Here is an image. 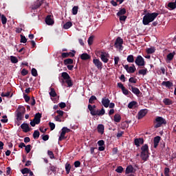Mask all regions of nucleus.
<instances>
[{"mask_svg": "<svg viewBox=\"0 0 176 176\" xmlns=\"http://www.w3.org/2000/svg\"><path fill=\"white\" fill-rule=\"evenodd\" d=\"M47 155L48 156H50V159H56V157H54V153H53V151L48 150Z\"/></svg>", "mask_w": 176, "mask_h": 176, "instance_id": "de8ad7c7", "label": "nucleus"}, {"mask_svg": "<svg viewBox=\"0 0 176 176\" xmlns=\"http://www.w3.org/2000/svg\"><path fill=\"white\" fill-rule=\"evenodd\" d=\"M2 118L3 119L1 120V123H8V116H3Z\"/></svg>", "mask_w": 176, "mask_h": 176, "instance_id": "864d4df0", "label": "nucleus"}, {"mask_svg": "<svg viewBox=\"0 0 176 176\" xmlns=\"http://www.w3.org/2000/svg\"><path fill=\"white\" fill-rule=\"evenodd\" d=\"M59 107L61 109H63V108H65V107H67V104H65V102H60L59 103Z\"/></svg>", "mask_w": 176, "mask_h": 176, "instance_id": "774afa93", "label": "nucleus"}, {"mask_svg": "<svg viewBox=\"0 0 176 176\" xmlns=\"http://www.w3.org/2000/svg\"><path fill=\"white\" fill-rule=\"evenodd\" d=\"M123 94H124V96H129V93H131L127 89H126V87H124L122 90Z\"/></svg>", "mask_w": 176, "mask_h": 176, "instance_id": "5fc2aeb1", "label": "nucleus"}, {"mask_svg": "<svg viewBox=\"0 0 176 176\" xmlns=\"http://www.w3.org/2000/svg\"><path fill=\"white\" fill-rule=\"evenodd\" d=\"M134 105H137V102H135V101L130 102L128 104V108H129V109H132V108H133V107H134Z\"/></svg>", "mask_w": 176, "mask_h": 176, "instance_id": "49530a36", "label": "nucleus"}, {"mask_svg": "<svg viewBox=\"0 0 176 176\" xmlns=\"http://www.w3.org/2000/svg\"><path fill=\"white\" fill-rule=\"evenodd\" d=\"M21 129H22L24 133H28V131H31V129H30V125L27 123H23L21 125Z\"/></svg>", "mask_w": 176, "mask_h": 176, "instance_id": "dca6fc26", "label": "nucleus"}, {"mask_svg": "<svg viewBox=\"0 0 176 176\" xmlns=\"http://www.w3.org/2000/svg\"><path fill=\"white\" fill-rule=\"evenodd\" d=\"M157 16H159L158 12L146 13L143 17V25H149V23H152L153 21H154Z\"/></svg>", "mask_w": 176, "mask_h": 176, "instance_id": "f257e3e1", "label": "nucleus"}, {"mask_svg": "<svg viewBox=\"0 0 176 176\" xmlns=\"http://www.w3.org/2000/svg\"><path fill=\"white\" fill-rule=\"evenodd\" d=\"M114 47L119 50H123V39L118 37L115 41Z\"/></svg>", "mask_w": 176, "mask_h": 176, "instance_id": "6e6552de", "label": "nucleus"}, {"mask_svg": "<svg viewBox=\"0 0 176 176\" xmlns=\"http://www.w3.org/2000/svg\"><path fill=\"white\" fill-rule=\"evenodd\" d=\"M25 151L27 153H30V152H31V144H28L25 146Z\"/></svg>", "mask_w": 176, "mask_h": 176, "instance_id": "8fccbe9b", "label": "nucleus"}, {"mask_svg": "<svg viewBox=\"0 0 176 176\" xmlns=\"http://www.w3.org/2000/svg\"><path fill=\"white\" fill-rule=\"evenodd\" d=\"M16 117L17 122H21V120H23V118H24V114L19 112H16Z\"/></svg>", "mask_w": 176, "mask_h": 176, "instance_id": "b1692460", "label": "nucleus"}, {"mask_svg": "<svg viewBox=\"0 0 176 176\" xmlns=\"http://www.w3.org/2000/svg\"><path fill=\"white\" fill-rule=\"evenodd\" d=\"M160 140H162V138H160V136H156L154 138V148H157L159 143L160 142Z\"/></svg>", "mask_w": 176, "mask_h": 176, "instance_id": "412c9836", "label": "nucleus"}, {"mask_svg": "<svg viewBox=\"0 0 176 176\" xmlns=\"http://www.w3.org/2000/svg\"><path fill=\"white\" fill-rule=\"evenodd\" d=\"M97 129H98V133H99V134L102 135L104 134V130H105V126H104V124H100L98 125Z\"/></svg>", "mask_w": 176, "mask_h": 176, "instance_id": "aec40b11", "label": "nucleus"}, {"mask_svg": "<svg viewBox=\"0 0 176 176\" xmlns=\"http://www.w3.org/2000/svg\"><path fill=\"white\" fill-rule=\"evenodd\" d=\"M26 75H28V70H27L25 69H23L21 71V76H25Z\"/></svg>", "mask_w": 176, "mask_h": 176, "instance_id": "4d7b16f0", "label": "nucleus"}, {"mask_svg": "<svg viewBox=\"0 0 176 176\" xmlns=\"http://www.w3.org/2000/svg\"><path fill=\"white\" fill-rule=\"evenodd\" d=\"M24 115L25 113V107L23 106H19L18 109L15 111Z\"/></svg>", "mask_w": 176, "mask_h": 176, "instance_id": "bb28decb", "label": "nucleus"}, {"mask_svg": "<svg viewBox=\"0 0 176 176\" xmlns=\"http://www.w3.org/2000/svg\"><path fill=\"white\" fill-rule=\"evenodd\" d=\"M141 151L140 157L142 160L146 162L149 157V147L148 146V144L143 145L141 147Z\"/></svg>", "mask_w": 176, "mask_h": 176, "instance_id": "7ed1b4c3", "label": "nucleus"}, {"mask_svg": "<svg viewBox=\"0 0 176 176\" xmlns=\"http://www.w3.org/2000/svg\"><path fill=\"white\" fill-rule=\"evenodd\" d=\"M80 58L81 60H90V58H91V56H90V55H89L87 53H84L80 55Z\"/></svg>", "mask_w": 176, "mask_h": 176, "instance_id": "4be33fe9", "label": "nucleus"}, {"mask_svg": "<svg viewBox=\"0 0 176 176\" xmlns=\"http://www.w3.org/2000/svg\"><path fill=\"white\" fill-rule=\"evenodd\" d=\"M128 87H129V89L131 90L132 93H133V94H135V96H139L140 94H141V91H140V89L135 87H133V85H131V83L128 84Z\"/></svg>", "mask_w": 176, "mask_h": 176, "instance_id": "9d476101", "label": "nucleus"}, {"mask_svg": "<svg viewBox=\"0 0 176 176\" xmlns=\"http://www.w3.org/2000/svg\"><path fill=\"white\" fill-rule=\"evenodd\" d=\"M122 66L128 74H134L137 71V68H135L134 64H132L130 67H129V65H122Z\"/></svg>", "mask_w": 176, "mask_h": 176, "instance_id": "1a4fd4ad", "label": "nucleus"}, {"mask_svg": "<svg viewBox=\"0 0 176 176\" xmlns=\"http://www.w3.org/2000/svg\"><path fill=\"white\" fill-rule=\"evenodd\" d=\"M11 63L13 64H17L19 63V59H17V57L11 56H10Z\"/></svg>", "mask_w": 176, "mask_h": 176, "instance_id": "a19ab883", "label": "nucleus"}, {"mask_svg": "<svg viewBox=\"0 0 176 176\" xmlns=\"http://www.w3.org/2000/svg\"><path fill=\"white\" fill-rule=\"evenodd\" d=\"M163 102L165 105H173V100L168 98H164Z\"/></svg>", "mask_w": 176, "mask_h": 176, "instance_id": "7c9ffc66", "label": "nucleus"}, {"mask_svg": "<svg viewBox=\"0 0 176 176\" xmlns=\"http://www.w3.org/2000/svg\"><path fill=\"white\" fill-rule=\"evenodd\" d=\"M123 134H124V131H118V132L116 135L117 138H120V137H122V135H123Z\"/></svg>", "mask_w": 176, "mask_h": 176, "instance_id": "052dcab7", "label": "nucleus"}, {"mask_svg": "<svg viewBox=\"0 0 176 176\" xmlns=\"http://www.w3.org/2000/svg\"><path fill=\"white\" fill-rule=\"evenodd\" d=\"M1 18L2 24L5 25L6 24V23H8V19L4 14H2Z\"/></svg>", "mask_w": 176, "mask_h": 176, "instance_id": "c03bdc74", "label": "nucleus"}, {"mask_svg": "<svg viewBox=\"0 0 176 176\" xmlns=\"http://www.w3.org/2000/svg\"><path fill=\"white\" fill-rule=\"evenodd\" d=\"M78 9H79L78 6H74L72 8V14H74V15L78 14Z\"/></svg>", "mask_w": 176, "mask_h": 176, "instance_id": "37998d69", "label": "nucleus"}, {"mask_svg": "<svg viewBox=\"0 0 176 176\" xmlns=\"http://www.w3.org/2000/svg\"><path fill=\"white\" fill-rule=\"evenodd\" d=\"M93 63L95 65V67H96V68H98V69H102V62L100 60V59H97V58H94L93 59Z\"/></svg>", "mask_w": 176, "mask_h": 176, "instance_id": "ddd939ff", "label": "nucleus"}, {"mask_svg": "<svg viewBox=\"0 0 176 176\" xmlns=\"http://www.w3.org/2000/svg\"><path fill=\"white\" fill-rule=\"evenodd\" d=\"M174 56H175V52L169 53L166 56V60H168V61L173 60V58H174Z\"/></svg>", "mask_w": 176, "mask_h": 176, "instance_id": "c85d7f7f", "label": "nucleus"}, {"mask_svg": "<svg viewBox=\"0 0 176 176\" xmlns=\"http://www.w3.org/2000/svg\"><path fill=\"white\" fill-rule=\"evenodd\" d=\"M98 145L99 146H104L105 145V142L104 140H99L98 142Z\"/></svg>", "mask_w": 176, "mask_h": 176, "instance_id": "69168bd1", "label": "nucleus"}, {"mask_svg": "<svg viewBox=\"0 0 176 176\" xmlns=\"http://www.w3.org/2000/svg\"><path fill=\"white\" fill-rule=\"evenodd\" d=\"M116 171L119 174H122V173H123V167L121 166H118V168L116 169Z\"/></svg>", "mask_w": 176, "mask_h": 176, "instance_id": "09e8293b", "label": "nucleus"}, {"mask_svg": "<svg viewBox=\"0 0 176 176\" xmlns=\"http://www.w3.org/2000/svg\"><path fill=\"white\" fill-rule=\"evenodd\" d=\"M88 109L90 111L91 116H102L105 115V109L102 108L101 110L93 109L91 104H88Z\"/></svg>", "mask_w": 176, "mask_h": 176, "instance_id": "f03ea898", "label": "nucleus"}, {"mask_svg": "<svg viewBox=\"0 0 176 176\" xmlns=\"http://www.w3.org/2000/svg\"><path fill=\"white\" fill-rule=\"evenodd\" d=\"M126 61L128 63H134V55H129L126 58Z\"/></svg>", "mask_w": 176, "mask_h": 176, "instance_id": "e433bc0d", "label": "nucleus"}, {"mask_svg": "<svg viewBox=\"0 0 176 176\" xmlns=\"http://www.w3.org/2000/svg\"><path fill=\"white\" fill-rule=\"evenodd\" d=\"M134 144L137 147L140 146V145H142L144 144V138H135L134 140Z\"/></svg>", "mask_w": 176, "mask_h": 176, "instance_id": "a211bd4d", "label": "nucleus"}, {"mask_svg": "<svg viewBox=\"0 0 176 176\" xmlns=\"http://www.w3.org/2000/svg\"><path fill=\"white\" fill-rule=\"evenodd\" d=\"M23 98H24L25 102H28L30 101V100H31V98H30V96L28 95H24Z\"/></svg>", "mask_w": 176, "mask_h": 176, "instance_id": "338daca9", "label": "nucleus"}, {"mask_svg": "<svg viewBox=\"0 0 176 176\" xmlns=\"http://www.w3.org/2000/svg\"><path fill=\"white\" fill-rule=\"evenodd\" d=\"M94 39V37L93 36H91L89 38H88V44L90 45H93V41Z\"/></svg>", "mask_w": 176, "mask_h": 176, "instance_id": "6e6d98bb", "label": "nucleus"}, {"mask_svg": "<svg viewBox=\"0 0 176 176\" xmlns=\"http://www.w3.org/2000/svg\"><path fill=\"white\" fill-rule=\"evenodd\" d=\"M120 120H122V116H120V114L116 113L114 115V122L116 123H120Z\"/></svg>", "mask_w": 176, "mask_h": 176, "instance_id": "393cba45", "label": "nucleus"}, {"mask_svg": "<svg viewBox=\"0 0 176 176\" xmlns=\"http://www.w3.org/2000/svg\"><path fill=\"white\" fill-rule=\"evenodd\" d=\"M45 23L47 25H53L54 24V21L52 19L51 15H47L46 16Z\"/></svg>", "mask_w": 176, "mask_h": 176, "instance_id": "f3484780", "label": "nucleus"}, {"mask_svg": "<svg viewBox=\"0 0 176 176\" xmlns=\"http://www.w3.org/2000/svg\"><path fill=\"white\" fill-rule=\"evenodd\" d=\"M21 36V43H27V38H25V36H23V34L20 35Z\"/></svg>", "mask_w": 176, "mask_h": 176, "instance_id": "a18cd8bd", "label": "nucleus"}, {"mask_svg": "<svg viewBox=\"0 0 176 176\" xmlns=\"http://www.w3.org/2000/svg\"><path fill=\"white\" fill-rule=\"evenodd\" d=\"M50 91L49 93L50 97H57V93H56V90L54 89V88H52L50 87Z\"/></svg>", "mask_w": 176, "mask_h": 176, "instance_id": "cd10ccee", "label": "nucleus"}, {"mask_svg": "<svg viewBox=\"0 0 176 176\" xmlns=\"http://www.w3.org/2000/svg\"><path fill=\"white\" fill-rule=\"evenodd\" d=\"M39 135H41L39 131L35 130L33 133V138L34 140H38V138H39Z\"/></svg>", "mask_w": 176, "mask_h": 176, "instance_id": "2f4dec72", "label": "nucleus"}, {"mask_svg": "<svg viewBox=\"0 0 176 176\" xmlns=\"http://www.w3.org/2000/svg\"><path fill=\"white\" fill-rule=\"evenodd\" d=\"M61 76L63 78L62 83H65L64 80H65V82L68 85V87H72V86H74V83H72L71 76H69V74H68V73L64 72L61 74Z\"/></svg>", "mask_w": 176, "mask_h": 176, "instance_id": "20e7f679", "label": "nucleus"}, {"mask_svg": "<svg viewBox=\"0 0 176 176\" xmlns=\"http://www.w3.org/2000/svg\"><path fill=\"white\" fill-rule=\"evenodd\" d=\"M32 76H38V71H36V69L35 68L32 69Z\"/></svg>", "mask_w": 176, "mask_h": 176, "instance_id": "3c124183", "label": "nucleus"}, {"mask_svg": "<svg viewBox=\"0 0 176 176\" xmlns=\"http://www.w3.org/2000/svg\"><path fill=\"white\" fill-rule=\"evenodd\" d=\"M65 170H66V174H69V171H71V164L68 163L65 164Z\"/></svg>", "mask_w": 176, "mask_h": 176, "instance_id": "79ce46f5", "label": "nucleus"}, {"mask_svg": "<svg viewBox=\"0 0 176 176\" xmlns=\"http://www.w3.org/2000/svg\"><path fill=\"white\" fill-rule=\"evenodd\" d=\"M147 72H148V69L145 68V69L139 70L138 74H139V75L145 76V75H146Z\"/></svg>", "mask_w": 176, "mask_h": 176, "instance_id": "ea45409f", "label": "nucleus"}, {"mask_svg": "<svg viewBox=\"0 0 176 176\" xmlns=\"http://www.w3.org/2000/svg\"><path fill=\"white\" fill-rule=\"evenodd\" d=\"M168 8H169L171 10H174L176 8L175 3L170 2L168 3Z\"/></svg>", "mask_w": 176, "mask_h": 176, "instance_id": "58836bf2", "label": "nucleus"}, {"mask_svg": "<svg viewBox=\"0 0 176 176\" xmlns=\"http://www.w3.org/2000/svg\"><path fill=\"white\" fill-rule=\"evenodd\" d=\"M61 57H62V58H67L69 57V54H68V52H63L61 54Z\"/></svg>", "mask_w": 176, "mask_h": 176, "instance_id": "bf43d9fd", "label": "nucleus"}, {"mask_svg": "<svg viewBox=\"0 0 176 176\" xmlns=\"http://www.w3.org/2000/svg\"><path fill=\"white\" fill-rule=\"evenodd\" d=\"M168 173H170V168H164V175L165 176H170Z\"/></svg>", "mask_w": 176, "mask_h": 176, "instance_id": "0e129e2a", "label": "nucleus"}, {"mask_svg": "<svg viewBox=\"0 0 176 176\" xmlns=\"http://www.w3.org/2000/svg\"><path fill=\"white\" fill-rule=\"evenodd\" d=\"M63 63L65 65H68L69 64H74V60L72 58H67L64 60Z\"/></svg>", "mask_w": 176, "mask_h": 176, "instance_id": "72a5a7b5", "label": "nucleus"}, {"mask_svg": "<svg viewBox=\"0 0 176 176\" xmlns=\"http://www.w3.org/2000/svg\"><path fill=\"white\" fill-rule=\"evenodd\" d=\"M119 61H120V58L119 56L114 57V65L115 67H120Z\"/></svg>", "mask_w": 176, "mask_h": 176, "instance_id": "f704fd0d", "label": "nucleus"}, {"mask_svg": "<svg viewBox=\"0 0 176 176\" xmlns=\"http://www.w3.org/2000/svg\"><path fill=\"white\" fill-rule=\"evenodd\" d=\"M155 51H156V50L153 47H151L150 48H147L146 50V52L147 54H153V53H155Z\"/></svg>", "mask_w": 176, "mask_h": 176, "instance_id": "c756f323", "label": "nucleus"}, {"mask_svg": "<svg viewBox=\"0 0 176 176\" xmlns=\"http://www.w3.org/2000/svg\"><path fill=\"white\" fill-rule=\"evenodd\" d=\"M133 170L134 168L133 167V165H129L126 168L125 174H131V173H133Z\"/></svg>", "mask_w": 176, "mask_h": 176, "instance_id": "5701e85b", "label": "nucleus"}, {"mask_svg": "<svg viewBox=\"0 0 176 176\" xmlns=\"http://www.w3.org/2000/svg\"><path fill=\"white\" fill-rule=\"evenodd\" d=\"M21 172L23 174H28V173H30V169L28 168H24L21 169Z\"/></svg>", "mask_w": 176, "mask_h": 176, "instance_id": "603ef678", "label": "nucleus"}, {"mask_svg": "<svg viewBox=\"0 0 176 176\" xmlns=\"http://www.w3.org/2000/svg\"><path fill=\"white\" fill-rule=\"evenodd\" d=\"M41 119H42V113H36L34 115L33 120L30 122L32 127H35L36 124H39V123H41Z\"/></svg>", "mask_w": 176, "mask_h": 176, "instance_id": "39448f33", "label": "nucleus"}, {"mask_svg": "<svg viewBox=\"0 0 176 176\" xmlns=\"http://www.w3.org/2000/svg\"><path fill=\"white\" fill-rule=\"evenodd\" d=\"M49 126L50 127V130L53 131L54 129H56V124L53 122H49Z\"/></svg>", "mask_w": 176, "mask_h": 176, "instance_id": "13d9d810", "label": "nucleus"}, {"mask_svg": "<svg viewBox=\"0 0 176 176\" xmlns=\"http://www.w3.org/2000/svg\"><path fill=\"white\" fill-rule=\"evenodd\" d=\"M126 14V8H121L117 13V16H123Z\"/></svg>", "mask_w": 176, "mask_h": 176, "instance_id": "c9c22d12", "label": "nucleus"}, {"mask_svg": "<svg viewBox=\"0 0 176 176\" xmlns=\"http://www.w3.org/2000/svg\"><path fill=\"white\" fill-rule=\"evenodd\" d=\"M94 101H97V97H96V96H91L89 99V103L95 104Z\"/></svg>", "mask_w": 176, "mask_h": 176, "instance_id": "473e14b6", "label": "nucleus"}, {"mask_svg": "<svg viewBox=\"0 0 176 176\" xmlns=\"http://www.w3.org/2000/svg\"><path fill=\"white\" fill-rule=\"evenodd\" d=\"M110 102L111 100H109V98L107 97H104L102 98V104L103 105V107H104V108H108V107H109Z\"/></svg>", "mask_w": 176, "mask_h": 176, "instance_id": "2eb2a0df", "label": "nucleus"}, {"mask_svg": "<svg viewBox=\"0 0 176 176\" xmlns=\"http://www.w3.org/2000/svg\"><path fill=\"white\" fill-rule=\"evenodd\" d=\"M129 82H130V83H137V79L134 78V77H131L129 79Z\"/></svg>", "mask_w": 176, "mask_h": 176, "instance_id": "e2e57ef3", "label": "nucleus"}, {"mask_svg": "<svg viewBox=\"0 0 176 176\" xmlns=\"http://www.w3.org/2000/svg\"><path fill=\"white\" fill-rule=\"evenodd\" d=\"M72 27V22H67L66 23L64 24L63 28L65 30H69V28H71Z\"/></svg>", "mask_w": 176, "mask_h": 176, "instance_id": "4c0bfd02", "label": "nucleus"}, {"mask_svg": "<svg viewBox=\"0 0 176 176\" xmlns=\"http://www.w3.org/2000/svg\"><path fill=\"white\" fill-rule=\"evenodd\" d=\"M135 64H136L138 67H144L145 59L141 55H138L135 60Z\"/></svg>", "mask_w": 176, "mask_h": 176, "instance_id": "0eeeda50", "label": "nucleus"}, {"mask_svg": "<svg viewBox=\"0 0 176 176\" xmlns=\"http://www.w3.org/2000/svg\"><path fill=\"white\" fill-rule=\"evenodd\" d=\"M45 2V0H37L34 3L32 6V10H36L38 8L42 6L43 3Z\"/></svg>", "mask_w": 176, "mask_h": 176, "instance_id": "9b49d317", "label": "nucleus"}, {"mask_svg": "<svg viewBox=\"0 0 176 176\" xmlns=\"http://www.w3.org/2000/svg\"><path fill=\"white\" fill-rule=\"evenodd\" d=\"M148 113V109H144L140 110L138 113V119H142Z\"/></svg>", "mask_w": 176, "mask_h": 176, "instance_id": "4468645a", "label": "nucleus"}, {"mask_svg": "<svg viewBox=\"0 0 176 176\" xmlns=\"http://www.w3.org/2000/svg\"><path fill=\"white\" fill-rule=\"evenodd\" d=\"M109 57V54L104 52H100V58L103 63H108V61H109V59L108 58Z\"/></svg>", "mask_w": 176, "mask_h": 176, "instance_id": "f8f14e48", "label": "nucleus"}, {"mask_svg": "<svg viewBox=\"0 0 176 176\" xmlns=\"http://www.w3.org/2000/svg\"><path fill=\"white\" fill-rule=\"evenodd\" d=\"M118 17H120V21H126V19H127V16L124 15H120Z\"/></svg>", "mask_w": 176, "mask_h": 176, "instance_id": "680f3d73", "label": "nucleus"}, {"mask_svg": "<svg viewBox=\"0 0 176 176\" xmlns=\"http://www.w3.org/2000/svg\"><path fill=\"white\" fill-rule=\"evenodd\" d=\"M66 133H67L65 132V131L62 129V132L60 133V135L58 138V141H63V140H65L67 138L65 137Z\"/></svg>", "mask_w": 176, "mask_h": 176, "instance_id": "a878e982", "label": "nucleus"}, {"mask_svg": "<svg viewBox=\"0 0 176 176\" xmlns=\"http://www.w3.org/2000/svg\"><path fill=\"white\" fill-rule=\"evenodd\" d=\"M161 85L162 86H165L167 89H171L174 86V84L171 81H163Z\"/></svg>", "mask_w": 176, "mask_h": 176, "instance_id": "6ab92c4d", "label": "nucleus"}, {"mask_svg": "<svg viewBox=\"0 0 176 176\" xmlns=\"http://www.w3.org/2000/svg\"><path fill=\"white\" fill-rule=\"evenodd\" d=\"M155 123L156 124L154 126L155 129H159V127H162V124H167V121L163 117L157 116L155 118Z\"/></svg>", "mask_w": 176, "mask_h": 176, "instance_id": "423d86ee", "label": "nucleus"}]
</instances>
